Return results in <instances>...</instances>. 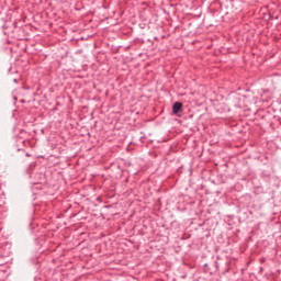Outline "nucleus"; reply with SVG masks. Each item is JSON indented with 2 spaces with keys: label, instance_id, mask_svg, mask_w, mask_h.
I'll list each match as a JSON object with an SVG mask.
<instances>
[{
  "label": "nucleus",
  "instance_id": "nucleus-1",
  "mask_svg": "<svg viewBox=\"0 0 281 281\" xmlns=\"http://www.w3.org/2000/svg\"><path fill=\"white\" fill-rule=\"evenodd\" d=\"M182 108H183L182 102H175L173 105H172L173 115H177V113H179V111H181Z\"/></svg>",
  "mask_w": 281,
  "mask_h": 281
},
{
  "label": "nucleus",
  "instance_id": "nucleus-2",
  "mask_svg": "<svg viewBox=\"0 0 281 281\" xmlns=\"http://www.w3.org/2000/svg\"><path fill=\"white\" fill-rule=\"evenodd\" d=\"M13 82H15V85H19V79H13Z\"/></svg>",
  "mask_w": 281,
  "mask_h": 281
}]
</instances>
